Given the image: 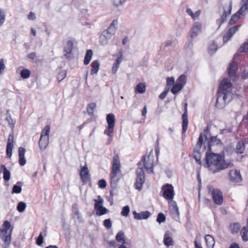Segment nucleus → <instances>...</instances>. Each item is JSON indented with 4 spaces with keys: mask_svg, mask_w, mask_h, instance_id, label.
I'll use <instances>...</instances> for the list:
<instances>
[{
    "mask_svg": "<svg viewBox=\"0 0 248 248\" xmlns=\"http://www.w3.org/2000/svg\"><path fill=\"white\" fill-rule=\"evenodd\" d=\"M133 214L134 216V218L138 220L147 219L150 215V213L148 211H144L140 213H138L134 211L133 212Z\"/></svg>",
    "mask_w": 248,
    "mask_h": 248,
    "instance_id": "412c9836",
    "label": "nucleus"
},
{
    "mask_svg": "<svg viewBox=\"0 0 248 248\" xmlns=\"http://www.w3.org/2000/svg\"><path fill=\"white\" fill-rule=\"evenodd\" d=\"M30 76V72L29 70L25 69H23L21 72V76L23 78H28Z\"/></svg>",
    "mask_w": 248,
    "mask_h": 248,
    "instance_id": "09e8293b",
    "label": "nucleus"
},
{
    "mask_svg": "<svg viewBox=\"0 0 248 248\" xmlns=\"http://www.w3.org/2000/svg\"><path fill=\"white\" fill-rule=\"evenodd\" d=\"M242 78L243 79L248 78V66L246 67L242 74Z\"/></svg>",
    "mask_w": 248,
    "mask_h": 248,
    "instance_id": "bf43d9fd",
    "label": "nucleus"
},
{
    "mask_svg": "<svg viewBox=\"0 0 248 248\" xmlns=\"http://www.w3.org/2000/svg\"><path fill=\"white\" fill-rule=\"evenodd\" d=\"M26 207V204L25 202H20L18 203L17 209L19 212H23Z\"/></svg>",
    "mask_w": 248,
    "mask_h": 248,
    "instance_id": "de8ad7c7",
    "label": "nucleus"
},
{
    "mask_svg": "<svg viewBox=\"0 0 248 248\" xmlns=\"http://www.w3.org/2000/svg\"><path fill=\"white\" fill-rule=\"evenodd\" d=\"M36 18L35 15L34 13L31 12L28 16V18L29 20H34Z\"/></svg>",
    "mask_w": 248,
    "mask_h": 248,
    "instance_id": "338daca9",
    "label": "nucleus"
},
{
    "mask_svg": "<svg viewBox=\"0 0 248 248\" xmlns=\"http://www.w3.org/2000/svg\"><path fill=\"white\" fill-rule=\"evenodd\" d=\"M241 2L242 5L236 13L242 18L246 15L248 10V0H242Z\"/></svg>",
    "mask_w": 248,
    "mask_h": 248,
    "instance_id": "f3484780",
    "label": "nucleus"
},
{
    "mask_svg": "<svg viewBox=\"0 0 248 248\" xmlns=\"http://www.w3.org/2000/svg\"><path fill=\"white\" fill-rule=\"evenodd\" d=\"M118 57L116 59V61L114 62V63L113 64L112 67V73L113 74H115L119 66V65L120 64L121 62L122 61L123 59V54L122 52H119L118 54L117 55Z\"/></svg>",
    "mask_w": 248,
    "mask_h": 248,
    "instance_id": "6ab92c4d",
    "label": "nucleus"
},
{
    "mask_svg": "<svg viewBox=\"0 0 248 248\" xmlns=\"http://www.w3.org/2000/svg\"><path fill=\"white\" fill-rule=\"evenodd\" d=\"M217 50V45L214 43L211 44L208 47V52L212 55L215 53Z\"/></svg>",
    "mask_w": 248,
    "mask_h": 248,
    "instance_id": "49530a36",
    "label": "nucleus"
},
{
    "mask_svg": "<svg viewBox=\"0 0 248 248\" xmlns=\"http://www.w3.org/2000/svg\"><path fill=\"white\" fill-rule=\"evenodd\" d=\"M5 19V14L3 10L0 9V27L3 24Z\"/></svg>",
    "mask_w": 248,
    "mask_h": 248,
    "instance_id": "8fccbe9b",
    "label": "nucleus"
},
{
    "mask_svg": "<svg viewBox=\"0 0 248 248\" xmlns=\"http://www.w3.org/2000/svg\"><path fill=\"white\" fill-rule=\"evenodd\" d=\"M186 12L189 15L191 16L192 18L194 19L195 18V15H194V13L190 8H187L186 10Z\"/></svg>",
    "mask_w": 248,
    "mask_h": 248,
    "instance_id": "774afa93",
    "label": "nucleus"
},
{
    "mask_svg": "<svg viewBox=\"0 0 248 248\" xmlns=\"http://www.w3.org/2000/svg\"><path fill=\"white\" fill-rule=\"evenodd\" d=\"M183 86L181 85L179 83H176L172 88L171 90V92L173 94H176L177 93H178L180 91L182 90L183 88Z\"/></svg>",
    "mask_w": 248,
    "mask_h": 248,
    "instance_id": "a18cd8bd",
    "label": "nucleus"
},
{
    "mask_svg": "<svg viewBox=\"0 0 248 248\" xmlns=\"http://www.w3.org/2000/svg\"><path fill=\"white\" fill-rule=\"evenodd\" d=\"M43 242V237L42 235V233H40L36 240V244L40 246L42 244Z\"/></svg>",
    "mask_w": 248,
    "mask_h": 248,
    "instance_id": "052dcab7",
    "label": "nucleus"
},
{
    "mask_svg": "<svg viewBox=\"0 0 248 248\" xmlns=\"http://www.w3.org/2000/svg\"><path fill=\"white\" fill-rule=\"evenodd\" d=\"M125 0H113V3L116 6L122 5Z\"/></svg>",
    "mask_w": 248,
    "mask_h": 248,
    "instance_id": "0e129e2a",
    "label": "nucleus"
},
{
    "mask_svg": "<svg viewBox=\"0 0 248 248\" xmlns=\"http://www.w3.org/2000/svg\"><path fill=\"white\" fill-rule=\"evenodd\" d=\"M14 135L10 134L8 137L6 147V155L9 158H10L12 155V150L14 147Z\"/></svg>",
    "mask_w": 248,
    "mask_h": 248,
    "instance_id": "f8f14e48",
    "label": "nucleus"
},
{
    "mask_svg": "<svg viewBox=\"0 0 248 248\" xmlns=\"http://www.w3.org/2000/svg\"><path fill=\"white\" fill-rule=\"evenodd\" d=\"M232 86V83L228 79H224L219 86V90L223 91L227 90Z\"/></svg>",
    "mask_w": 248,
    "mask_h": 248,
    "instance_id": "bb28decb",
    "label": "nucleus"
},
{
    "mask_svg": "<svg viewBox=\"0 0 248 248\" xmlns=\"http://www.w3.org/2000/svg\"><path fill=\"white\" fill-rule=\"evenodd\" d=\"M241 25L233 26L230 28L226 35L223 36V41L224 42H227L232 35L238 30Z\"/></svg>",
    "mask_w": 248,
    "mask_h": 248,
    "instance_id": "2eb2a0df",
    "label": "nucleus"
},
{
    "mask_svg": "<svg viewBox=\"0 0 248 248\" xmlns=\"http://www.w3.org/2000/svg\"><path fill=\"white\" fill-rule=\"evenodd\" d=\"M164 197L168 200H171L174 196L173 187L171 185L167 184L162 187Z\"/></svg>",
    "mask_w": 248,
    "mask_h": 248,
    "instance_id": "9d476101",
    "label": "nucleus"
},
{
    "mask_svg": "<svg viewBox=\"0 0 248 248\" xmlns=\"http://www.w3.org/2000/svg\"><path fill=\"white\" fill-rule=\"evenodd\" d=\"M241 228L240 225L238 223L232 224L230 225V229L232 233H237Z\"/></svg>",
    "mask_w": 248,
    "mask_h": 248,
    "instance_id": "58836bf2",
    "label": "nucleus"
},
{
    "mask_svg": "<svg viewBox=\"0 0 248 248\" xmlns=\"http://www.w3.org/2000/svg\"><path fill=\"white\" fill-rule=\"evenodd\" d=\"M113 131H114L113 127H109V126H108V128L105 130L104 133L105 134L108 135L109 137H111L112 134L113 133Z\"/></svg>",
    "mask_w": 248,
    "mask_h": 248,
    "instance_id": "5fc2aeb1",
    "label": "nucleus"
},
{
    "mask_svg": "<svg viewBox=\"0 0 248 248\" xmlns=\"http://www.w3.org/2000/svg\"><path fill=\"white\" fill-rule=\"evenodd\" d=\"M176 82L184 87L186 82V77L184 75H181L177 79Z\"/></svg>",
    "mask_w": 248,
    "mask_h": 248,
    "instance_id": "37998d69",
    "label": "nucleus"
},
{
    "mask_svg": "<svg viewBox=\"0 0 248 248\" xmlns=\"http://www.w3.org/2000/svg\"><path fill=\"white\" fill-rule=\"evenodd\" d=\"M246 52H248V42L244 44L238 50L239 53Z\"/></svg>",
    "mask_w": 248,
    "mask_h": 248,
    "instance_id": "864d4df0",
    "label": "nucleus"
},
{
    "mask_svg": "<svg viewBox=\"0 0 248 248\" xmlns=\"http://www.w3.org/2000/svg\"><path fill=\"white\" fill-rule=\"evenodd\" d=\"M232 98V94L231 93L218 92L216 106L219 108H223Z\"/></svg>",
    "mask_w": 248,
    "mask_h": 248,
    "instance_id": "423d86ee",
    "label": "nucleus"
},
{
    "mask_svg": "<svg viewBox=\"0 0 248 248\" xmlns=\"http://www.w3.org/2000/svg\"><path fill=\"white\" fill-rule=\"evenodd\" d=\"M209 135V130L207 128L203 131L202 133L201 134L197 143L194 149L193 156L196 162L199 164H201L200 150L202 148L203 141L207 140V136Z\"/></svg>",
    "mask_w": 248,
    "mask_h": 248,
    "instance_id": "39448f33",
    "label": "nucleus"
},
{
    "mask_svg": "<svg viewBox=\"0 0 248 248\" xmlns=\"http://www.w3.org/2000/svg\"><path fill=\"white\" fill-rule=\"evenodd\" d=\"M164 243L168 247L173 245V239L170 237V232L169 231L167 232L164 235Z\"/></svg>",
    "mask_w": 248,
    "mask_h": 248,
    "instance_id": "cd10ccee",
    "label": "nucleus"
},
{
    "mask_svg": "<svg viewBox=\"0 0 248 248\" xmlns=\"http://www.w3.org/2000/svg\"><path fill=\"white\" fill-rule=\"evenodd\" d=\"M115 33V29L113 27H109L108 29L104 31L100 36V43L102 45H106L108 41L110 40Z\"/></svg>",
    "mask_w": 248,
    "mask_h": 248,
    "instance_id": "6e6552de",
    "label": "nucleus"
},
{
    "mask_svg": "<svg viewBox=\"0 0 248 248\" xmlns=\"http://www.w3.org/2000/svg\"><path fill=\"white\" fill-rule=\"evenodd\" d=\"M205 239L207 247L209 248H214L215 244L214 238L211 235L207 234L205 236Z\"/></svg>",
    "mask_w": 248,
    "mask_h": 248,
    "instance_id": "c756f323",
    "label": "nucleus"
},
{
    "mask_svg": "<svg viewBox=\"0 0 248 248\" xmlns=\"http://www.w3.org/2000/svg\"><path fill=\"white\" fill-rule=\"evenodd\" d=\"M241 18L242 17L238 14H237V13H236L232 16L229 23L230 25H233Z\"/></svg>",
    "mask_w": 248,
    "mask_h": 248,
    "instance_id": "a19ab883",
    "label": "nucleus"
},
{
    "mask_svg": "<svg viewBox=\"0 0 248 248\" xmlns=\"http://www.w3.org/2000/svg\"><path fill=\"white\" fill-rule=\"evenodd\" d=\"M94 210L96 212V215L99 216L105 215L108 212V209L103 206L96 208Z\"/></svg>",
    "mask_w": 248,
    "mask_h": 248,
    "instance_id": "c9c22d12",
    "label": "nucleus"
},
{
    "mask_svg": "<svg viewBox=\"0 0 248 248\" xmlns=\"http://www.w3.org/2000/svg\"><path fill=\"white\" fill-rule=\"evenodd\" d=\"M100 66V63L98 60L93 61L92 63V69L91 70V74L93 75L96 74L98 71Z\"/></svg>",
    "mask_w": 248,
    "mask_h": 248,
    "instance_id": "c85d7f7f",
    "label": "nucleus"
},
{
    "mask_svg": "<svg viewBox=\"0 0 248 248\" xmlns=\"http://www.w3.org/2000/svg\"><path fill=\"white\" fill-rule=\"evenodd\" d=\"M241 234L242 237L243 238V240L248 241V227H244L242 228L241 230Z\"/></svg>",
    "mask_w": 248,
    "mask_h": 248,
    "instance_id": "c03bdc74",
    "label": "nucleus"
},
{
    "mask_svg": "<svg viewBox=\"0 0 248 248\" xmlns=\"http://www.w3.org/2000/svg\"><path fill=\"white\" fill-rule=\"evenodd\" d=\"M89 172V171L86 165L81 168L80 171V176L82 181L84 183L88 182L90 180Z\"/></svg>",
    "mask_w": 248,
    "mask_h": 248,
    "instance_id": "4468645a",
    "label": "nucleus"
},
{
    "mask_svg": "<svg viewBox=\"0 0 248 248\" xmlns=\"http://www.w3.org/2000/svg\"><path fill=\"white\" fill-rule=\"evenodd\" d=\"M224 12L223 14L221 16V22H223L227 17V16L230 15L232 9V2L230 1L228 3L225 4L223 7Z\"/></svg>",
    "mask_w": 248,
    "mask_h": 248,
    "instance_id": "ddd939ff",
    "label": "nucleus"
},
{
    "mask_svg": "<svg viewBox=\"0 0 248 248\" xmlns=\"http://www.w3.org/2000/svg\"><path fill=\"white\" fill-rule=\"evenodd\" d=\"M26 152V150L24 148L20 147L18 149L19 154V163L21 166H24L26 163V161L25 159L24 155Z\"/></svg>",
    "mask_w": 248,
    "mask_h": 248,
    "instance_id": "4be33fe9",
    "label": "nucleus"
},
{
    "mask_svg": "<svg viewBox=\"0 0 248 248\" xmlns=\"http://www.w3.org/2000/svg\"><path fill=\"white\" fill-rule=\"evenodd\" d=\"M245 150V146L243 141H239L236 145L235 151L237 154L243 153Z\"/></svg>",
    "mask_w": 248,
    "mask_h": 248,
    "instance_id": "473e14b6",
    "label": "nucleus"
},
{
    "mask_svg": "<svg viewBox=\"0 0 248 248\" xmlns=\"http://www.w3.org/2000/svg\"><path fill=\"white\" fill-rule=\"evenodd\" d=\"M174 83V78L173 77L168 78L167 79V86H170Z\"/></svg>",
    "mask_w": 248,
    "mask_h": 248,
    "instance_id": "13d9d810",
    "label": "nucleus"
},
{
    "mask_svg": "<svg viewBox=\"0 0 248 248\" xmlns=\"http://www.w3.org/2000/svg\"><path fill=\"white\" fill-rule=\"evenodd\" d=\"M106 119L108 124V126L114 127L115 121L114 115L112 113L108 114Z\"/></svg>",
    "mask_w": 248,
    "mask_h": 248,
    "instance_id": "2f4dec72",
    "label": "nucleus"
},
{
    "mask_svg": "<svg viewBox=\"0 0 248 248\" xmlns=\"http://www.w3.org/2000/svg\"><path fill=\"white\" fill-rule=\"evenodd\" d=\"M154 155L150 152L147 156H143L142 161L138 163V168L136 173L137 178L135 183L136 188L140 190L144 183V173L142 167L144 166L147 173L153 172Z\"/></svg>",
    "mask_w": 248,
    "mask_h": 248,
    "instance_id": "f03ea898",
    "label": "nucleus"
},
{
    "mask_svg": "<svg viewBox=\"0 0 248 248\" xmlns=\"http://www.w3.org/2000/svg\"><path fill=\"white\" fill-rule=\"evenodd\" d=\"M73 47V42L71 41H68L66 42L64 46V51L66 52L64 54V56L66 58H69V54H70L72 50Z\"/></svg>",
    "mask_w": 248,
    "mask_h": 248,
    "instance_id": "b1692460",
    "label": "nucleus"
},
{
    "mask_svg": "<svg viewBox=\"0 0 248 248\" xmlns=\"http://www.w3.org/2000/svg\"><path fill=\"white\" fill-rule=\"evenodd\" d=\"M10 226L9 222L5 221L0 229V239L4 243L2 244V248H7L11 241V230H9Z\"/></svg>",
    "mask_w": 248,
    "mask_h": 248,
    "instance_id": "20e7f679",
    "label": "nucleus"
},
{
    "mask_svg": "<svg viewBox=\"0 0 248 248\" xmlns=\"http://www.w3.org/2000/svg\"><path fill=\"white\" fill-rule=\"evenodd\" d=\"M96 108V105L94 103H92L88 105L87 107V112L90 115H93V112Z\"/></svg>",
    "mask_w": 248,
    "mask_h": 248,
    "instance_id": "79ce46f5",
    "label": "nucleus"
},
{
    "mask_svg": "<svg viewBox=\"0 0 248 248\" xmlns=\"http://www.w3.org/2000/svg\"><path fill=\"white\" fill-rule=\"evenodd\" d=\"M4 68L5 65L4 64V61L3 59H1L0 61V74L3 72Z\"/></svg>",
    "mask_w": 248,
    "mask_h": 248,
    "instance_id": "69168bd1",
    "label": "nucleus"
},
{
    "mask_svg": "<svg viewBox=\"0 0 248 248\" xmlns=\"http://www.w3.org/2000/svg\"><path fill=\"white\" fill-rule=\"evenodd\" d=\"M237 69L236 63L233 62L230 65L229 70L228 74L231 77H232L235 76L236 71Z\"/></svg>",
    "mask_w": 248,
    "mask_h": 248,
    "instance_id": "7c9ffc66",
    "label": "nucleus"
},
{
    "mask_svg": "<svg viewBox=\"0 0 248 248\" xmlns=\"http://www.w3.org/2000/svg\"><path fill=\"white\" fill-rule=\"evenodd\" d=\"M202 24L198 22H196L193 24V27L190 31V36L194 38L198 35L202 31Z\"/></svg>",
    "mask_w": 248,
    "mask_h": 248,
    "instance_id": "dca6fc26",
    "label": "nucleus"
},
{
    "mask_svg": "<svg viewBox=\"0 0 248 248\" xmlns=\"http://www.w3.org/2000/svg\"><path fill=\"white\" fill-rule=\"evenodd\" d=\"M116 240L117 242L122 243L123 244H125L126 245H130V241L127 242L124 239V233L123 232L120 231L119 232L116 236Z\"/></svg>",
    "mask_w": 248,
    "mask_h": 248,
    "instance_id": "5701e85b",
    "label": "nucleus"
},
{
    "mask_svg": "<svg viewBox=\"0 0 248 248\" xmlns=\"http://www.w3.org/2000/svg\"><path fill=\"white\" fill-rule=\"evenodd\" d=\"M169 91V88H168V89L162 92L160 95H159V98L160 99H163L165 98L166 96L167 93H168Z\"/></svg>",
    "mask_w": 248,
    "mask_h": 248,
    "instance_id": "e2e57ef3",
    "label": "nucleus"
},
{
    "mask_svg": "<svg viewBox=\"0 0 248 248\" xmlns=\"http://www.w3.org/2000/svg\"><path fill=\"white\" fill-rule=\"evenodd\" d=\"M104 225L107 229H109L111 227V222L109 219H105L104 221Z\"/></svg>",
    "mask_w": 248,
    "mask_h": 248,
    "instance_id": "4d7b16f0",
    "label": "nucleus"
},
{
    "mask_svg": "<svg viewBox=\"0 0 248 248\" xmlns=\"http://www.w3.org/2000/svg\"><path fill=\"white\" fill-rule=\"evenodd\" d=\"M66 77V72L65 71H62L58 75L57 79L59 82H61L62 81L64 78H65Z\"/></svg>",
    "mask_w": 248,
    "mask_h": 248,
    "instance_id": "603ef678",
    "label": "nucleus"
},
{
    "mask_svg": "<svg viewBox=\"0 0 248 248\" xmlns=\"http://www.w3.org/2000/svg\"><path fill=\"white\" fill-rule=\"evenodd\" d=\"M146 86L143 83H139L136 87V91L140 93H144L145 92Z\"/></svg>",
    "mask_w": 248,
    "mask_h": 248,
    "instance_id": "ea45409f",
    "label": "nucleus"
},
{
    "mask_svg": "<svg viewBox=\"0 0 248 248\" xmlns=\"http://www.w3.org/2000/svg\"><path fill=\"white\" fill-rule=\"evenodd\" d=\"M2 171L3 174V179L6 181H8L10 179L11 173L9 170L7 169L5 166L1 165L0 166V172Z\"/></svg>",
    "mask_w": 248,
    "mask_h": 248,
    "instance_id": "393cba45",
    "label": "nucleus"
},
{
    "mask_svg": "<svg viewBox=\"0 0 248 248\" xmlns=\"http://www.w3.org/2000/svg\"><path fill=\"white\" fill-rule=\"evenodd\" d=\"M229 177L230 180L233 183L240 182L242 179L240 171L236 169L230 171Z\"/></svg>",
    "mask_w": 248,
    "mask_h": 248,
    "instance_id": "9b49d317",
    "label": "nucleus"
},
{
    "mask_svg": "<svg viewBox=\"0 0 248 248\" xmlns=\"http://www.w3.org/2000/svg\"><path fill=\"white\" fill-rule=\"evenodd\" d=\"M215 203L220 205L223 202V195L221 191L218 189H215L212 187L209 188Z\"/></svg>",
    "mask_w": 248,
    "mask_h": 248,
    "instance_id": "1a4fd4ad",
    "label": "nucleus"
},
{
    "mask_svg": "<svg viewBox=\"0 0 248 248\" xmlns=\"http://www.w3.org/2000/svg\"><path fill=\"white\" fill-rule=\"evenodd\" d=\"M215 145L221 146L222 145V142L219 139H217V136L211 137L209 142V148L211 150V146Z\"/></svg>",
    "mask_w": 248,
    "mask_h": 248,
    "instance_id": "a878e982",
    "label": "nucleus"
},
{
    "mask_svg": "<svg viewBox=\"0 0 248 248\" xmlns=\"http://www.w3.org/2000/svg\"><path fill=\"white\" fill-rule=\"evenodd\" d=\"M98 185L100 188H104L106 186L107 184L106 181L102 179L98 182Z\"/></svg>",
    "mask_w": 248,
    "mask_h": 248,
    "instance_id": "680f3d73",
    "label": "nucleus"
},
{
    "mask_svg": "<svg viewBox=\"0 0 248 248\" xmlns=\"http://www.w3.org/2000/svg\"><path fill=\"white\" fill-rule=\"evenodd\" d=\"M94 209L103 206L104 200L100 196H98L97 199H94Z\"/></svg>",
    "mask_w": 248,
    "mask_h": 248,
    "instance_id": "e433bc0d",
    "label": "nucleus"
},
{
    "mask_svg": "<svg viewBox=\"0 0 248 248\" xmlns=\"http://www.w3.org/2000/svg\"><path fill=\"white\" fill-rule=\"evenodd\" d=\"M130 210L128 206H125L122 209L121 215L124 217H127L129 213Z\"/></svg>",
    "mask_w": 248,
    "mask_h": 248,
    "instance_id": "3c124183",
    "label": "nucleus"
},
{
    "mask_svg": "<svg viewBox=\"0 0 248 248\" xmlns=\"http://www.w3.org/2000/svg\"><path fill=\"white\" fill-rule=\"evenodd\" d=\"M93 54V51L91 49L87 50L84 60V64L85 65H88L90 63Z\"/></svg>",
    "mask_w": 248,
    "mask_h": 248,
    "instance_id": "72a5a7b5",
    "label": "nucleus"
},
{
    "mask_svg": "<svg viewBox=\"0 0 248 248\" xmlns=\"http://www.w3.org/2000/svg\"><path fill=\"white\" fill-rule=\"evenodd\" d=\"M187 104H185V112L183 113L182 115V119H183V133H185L187 129V125H188V118H187Z\"/></svg>",
    "mask_w": 248,
    "mask_h": 248,
    "instance_id": "a211bd4d",
    "label": "nucleus"
},
{
    "mask_svg": "<svg viewBox=\"0 0 248 248\" xmlns=\"http://www.w3.org/2000/svg\"><path fill=\"white\" fill-rule=\"evenodd\" d=\"M50 125H46L43 130L39 140V144L41 149H45L48 144Z\"/></svg>",
    "mask_w": 248,
    "mask_h": 248,
    "instance_id": "0eeeda50",
    "label": "nucleus"
},
{
    "mask_svg": "<svg viewBox=\"0 0 248 248\" xmlns=\"http://www.w3.org/2000/svg\"><path fill=\"white\" fill-rule=\"evenodd\" d=\"M156 220L159 223L163 222L165 220V217L162 213H159L157 216Z\"/></svg>",
    "mask_w": 248,
    "mask_h": 248,
    "instance_id": "6e6d98bb",
    "label": "nucleus"
},
{
    "mask_svg": "<svg viewBox=\"0 0 248 248\" xmlns=\"http://www.w3.org/2000/svg\"><path fill=\"white\" fill-rule=\"evenodd\" d=\"M121 176L120 162L118 155L113 157L112 170L110 175L111 185L114 186L119 181Z\"/></svg>",
    "mask_w": 248,
    "mask_h": 248,
    "instance_id": "7ed1b4c3",
    "label": "nucleus"
},
{
    "mask_svg": "<svg viewBox=\"0 0 248 248\" xmlns=\"http://www.w3.org/2000/svg\"><path fill=\"white\" fill-rule=\"evenodd\" d=\"M169 205L170 210L171 213L178 216L179 215V212L178 210V207L176 204V202L174 201H172V200H170V201L169 202Z\"/></svg>",
    "mask_w": 248,
    "mask_h": 248,
    "instance_id": "aec40b11",
    "label": "nucleus"
},
{
    "mask_svg": "<svg viewBox=\"0 0 248 248\" xmlns=\"http://www.w3.org/2000/svg\"><path fill=\"white\" fill-rule=\"evenodd\" d=\"M22 183L21 182H18L16 185H14L13 187L12 193H16L18 194L21 192V187H22Z\"/></svg>",
    "mask_w": 248,
    "mask_h": 248,
    "instance_id": "f704fd0d",
    "label": "nucleus"
},
{
    "mask_svg": "<svg viewBox=\"0 0 248 248\" xmlns=\"http://www.w3.org/2000/svg\"><path fill=\"white\" fill-rule=\"evenodd\" d=\"M94 209L103 206L104 200L100 196H98L97 199H94Z\"/></svg>",
    "mask_w": 248,
    "mask_h": 248,
    "instance_id": "4c0bfd02",
    "label": "nucleus"
},
{
    "mask_svg": "<svg viewBox=\"0 0 248 248\" xmlns=\"http://www.w3.org/2000/svg\"><path fill=\"white\" fill-rule=\"evenodd\" d=\"M204 166L213 173L231 167L232 166L231 160L222 159L219 154L214 153H206Z\"/></svg>",
    "mask_w": 248,
    "mask_h": 248,
    "instance_id": "f257e3e1",
    "label": "nucleus"
}]
</instances>
